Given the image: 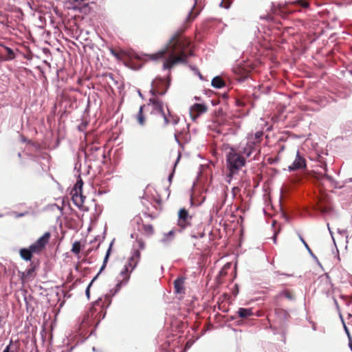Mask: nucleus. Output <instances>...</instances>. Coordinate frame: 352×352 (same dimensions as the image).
I'll use <instances>...</instances> for the list:
<instances>
[{"label":"nucleus","instance_id":"obj_1","mask_svg":"<svg viewBox=\"0 0 352 352\" xmlns=\"http://www.w3.org/2000/svg\"><path fill=\"white\" fill-rule=\"evenodd\" d=\"M189 46L190 42L186 38L175 35L164 48L148 56L150 59L155 60L164 58L168 54V58L164 62L163 69H170L177 63H186L187 57L192 55Z\"/></svg>","mask_w":352,"mask_h":352},{"label":"nucleus","instance_id":"obj_2","mask_svg":"<svg viewBox=\"0 0 352 352\" xmlns=\"http://www.w3.org/2000/svg\"><path fill=\"white\" fill-rule=\"evenodd\" d=\"M164 84V81L161 79H155L153 81L151 84V89L150 90V94L153 96H155L156 95L164 96L166 91L168 87V85H166V89L164 91H161L160 87L162 85ZM148 106L151 107V113L157 116H160L164 120V126H167L168 124L169 118H168L167 112H166V109H165L163 102L155 97H153L149 99V102ZM166 108H168L167 107Z\"/></svg>","mask_w":352,"mask_h":352},{"label":"nucleus","instance_id":"obj_3","mask_svg":"<svg viewBox=\"0 0 352 352\" xmlns=\"http://www.w3.org/2000/svg\"><path fill=\"white\" fill-rule=\"evenodd\" d=\"M227 166L229 169L228 177H232L245 164V158L239 153L230 151L226 155Z\"/></svg>","mask_w":352,"mask_h":352},{"label":"nucleus","instance_id":"obj_4","mask_svg":"<svg viewBox=\"0 0 352 352\" xmlns=\"http://www.w3.org/2000/svg\"><path fill=\"white\" fill-rule=\"evenodd\" d=\"M256 142L252 140V138H247L245 144L241 143L239 147V153L246 157H250L252 153L255 151Z\"/></svg>","mask_w":352,"mask_h":352},{"label":"nucleus","instance_id":"obj_5","mask_svg":"<svg viewBox=\"0 0 352 352\" xmlns=\"http://www.w3.org/2000/svg\"><path fill=\"white\" fill-rule=\"evenodd\" d=\"M50 237V233L47 232L42 236L38 238L34 243H32L30 248L34 254L41 252L48 243Z\"/></svg>","mask_w":352,"mask_h":352},{"label":"nucleus","instance_id":"obj_6","mask_svg":"<svg viewBox=\"0 0 352 352\" xmlns=\"http://www.w3.org/2000/svg\"><path fill=\"white\" fill-rule=\"evenodd\" d=\"M208 107L204 104L195 103L190 108V116L192 120H195L201 114L207 111Z\"/></svg>","mask_w":352,"mask_h":352},{"label":"nucleus","instance_id":"obj_7","mask_svg":"<svg viewBox=\"0 0 352 352\" xmlns=\"http://www.w3.org/2000/svg\"><path fill=\"white\" fill-rule=\"evenodd\" d=\"M130 278V276H126L122 280H118L115 287L110 290V294L105 296V300H108V305L111 303V297L116 295L121 289L122 285H126Z\"/></svg>","mask_w":352,"mask_h":352},{"label":"nucleus","instance_id":"obj_8","mask_svg":"<svg viewBox=\"0 0 352 352\" xmlns=\"http://www.w3.org/2000/svg\"><path fill=\"white\" fill-rule=\"evenodd\" d=\"M140 255L141 254L139 250H133L132 251L128 263L125 265H128V268L130 269V272H131L138 265L140 259Z\"/></svg>","mask_w":352,"mask_h":352},{"label":"nucleus","instance_id":"obj_9","mask_svg":"<svg viewBox=\"0 0 352 352\" xmlns=\"http://www.w3.org/2000/svg\"><path fill=\"white\" fill-rule=\"evenodd\" d=\"M306 162L305 160L301 157L299 154V151L296 153V157L293 163L288 166V170L289 171H294L298 169H301L305 168Z\"/></svg>","mask_w":352,"mask_h":352},{"label":"nucleus","instance_id":"obj_10","mask_svg":"<svg viewBox=\"0 0 352 352\" xmlns=\"http://www.w3.org/2000/svg\"><path fill=\"white\" fill-rule=\"evenodd\" d=\"M72 201L75 206L79 208H82L84 204L85 197L82 195V192H78V190H75V192L72 191Z\"/></svg>","mask_w":352,"mask_h":352},{"label":"nucleus","instance_id":"obj_11","mask_svg":"<svg viewBox=\"0 0 352 352\" xmlns=\"http://www.w3.org/2000/svg\"><path fill=\"white\" fill-rule=\"evenodd\" d=\"M188 213L184 208L180 209L179 211L178 224L182 228H185L188 219Z\"/></svg>","mask_w":352,"mask_h":352},{"label":"nucleus","instance_id":"obj_12","mask_svg":"<svg viewBox=\"0 0 352 352\" xmlns=\"http://www.w3.org/2000/svg\"><path fill=\"white\" fill-rule=\"evenodd\" d=\"M175 231L170 230L168 232L164 233L160 239V243L164 245H168L174 239Z\"/></svg>","mask_w":352,"mask_h":352},{"label":"nucleus","instance_id":"obj_13","mask_svg":"<svg viewBox=\"0 0 352 352\" xmlns=\"http://www.w3.org/2000/svg\"><path fill=\"white\" fill-rule=\"evenodd\" d=\"M184 278H177L176 280H175L174 287H175L176 293L181 294V293L184 292Z\"/></svg>","mask_w":352,"mask_h":352},{"label":"nucleus","instance_id":"obj_14","mask_svg":"<svg viewBox=\"0 0 352 352\" xmlns=\"http://www.w3.org/2000/svg\"><path fill=\"white\" fill-rule=\"evenodd\" d=\"M144 107V105L140 106L138 113L135 116V119L139 124L140 126H144L145 125L146 119L143 114V108Z\"/></svg>","mask_w":352,"mask_h":352},{"label":"nucleus","instance_id":"obj_15","mask_svg":"<svg viewBox=\"0 0 352 352\" xmlns=\"http://www.w3.org/2000/svg\"><path fill=\"white\" fill-rule=\"evenodd\" d=\"M32 254H34V252H32L30 248L28 249L23 248L20 250V256L25 261H30Z\"/></svg>","mask_w":352,"mask_h":352},{"label":"nucleus","instance_id":"obj_16","mask_svg":"<svg viewBox=\"0 0 352 352\" xmlns=\"http://www.w3.org/2000/svg\"><path fill=\"white\" fill-rule=\"evenodd\" d=\"M237 313L239 316L241 318H247L253 314L252 310L247 308H239Z\"/></svg>","mask_w":352,"mask_h":352},{"label":"nucleus","instance_id":"obj_17","mask_svg":"<svg viewBox=\"0 0 352 352\" xmlns=\"http://www.w3.org/2000/svg\"><path fill=\"white\" fill-rule=\"evenodd\" d=\"M211 85L213 87L217 89H221L226 85L224 81L219 76L213 78L211 82Z\"/></svg>","mask_w":352,"mask_h":352},{"label":"nucleus","instance_id":"obj_18","mask_svg":"<svg viewBox=\"0 0 352 352\" xmlns=\"http://www.w3.org/2000/svg\"><path fill=\"white\" fill-rule=\"evenodd\" d=\"M166 111H167V116H168V118H169V122H168V124H172L173 125H176L178 124L179 122V118L177 117V116H173L168 108H166Z\"/></svg>","mask_w":352,"mask_h":352},{"label":"nucleus","instance_id":"obj_19","mask_svg":"<svg viewBox=\"0 0 352 352\" xmlns=\"http://www.w3.org/2000/svg\"><path fill=\"white\" fill-rule=\"evenodd\" d=\"M80 251V243L79 241H75L73 243L72 252L75 254H78Z\"/></svg>","mask_w":352,"mask_h":352},{"label":"nucleus","instance_id":"obj_20","mask_svg":"<svg viewBox=\"0 0 352 352\" xmlns=\"http://www.w3.org/2000/svg\"><path fill=\"white\" fill-rule=\"evenodd\" d=\"M111 245H112V243L110 244V246L107 251L106 255H105L104 261H103V264H102V267H100V272L102 271L104 269V267H106V263L108 261V258H109V256L110 254Z\"/></svg>","mask_w":352,"mask_h":352},{"label":"nucleus","instance_id":"obj_21","mask_svg":"<svg viewBox=\"0 0 352 352\" xmlns=\"http://www.w3.org/2000/svg\"><path fill=\"white\" fill-rule=\"evenodd\" d=\"M263 135V132L258 131L255 134L249 135L247 138H252V140L256 142V144L258 142L260 138Z\"/></svg>","mask_w":352,"mask_h":352},{"label":"nucleus","instance_id":"obj_22","mask_svg":"<svg viewBox=\"0 0 352 352\" xmlns=\"http://www.w3.org/2000/svg\"><path fill=\"white\" fill-rule=\"evenodd\" d=\"M300 241H302V243H303V245H305V248L307 250V251L309 252V253L310 254V255L316 260H317V257L314 254V253L312 252L311 250L309 248V245H307V243L305 242V241L304 240V239L300 236Z\"/></svg>","mask_w":352,"mask_h":352},{"label":"nucleus","instance_id":"obj_23","mask_svg":"<svg viewBox=\"0 0 352 352\" xmlns=\"http://www.w3.org/2000/svg\"><path fill=\"white\" fill-rule=\"evenodd\" d=\"M83 182L81 179H80L76 184L74 189L72 190L73 192H75V190H78V192H82V188Z\"/></svg>","mask_w":352,"mask_h":352},{"label":"nucleus","instance_id":"obj_24","mask_svg":"<svg viewBox=\"0 0 352 352\" xmlns=\"http://www.w3.org/2000/svg\"><path fill=\"white\" fill-rule=\"evenodd\" d=\"M5 49L8 53V57L6 58V60H12L14 58L13 50L8 47H5Z\"/></svg>","mask_w":352,"mask_h":352},{"label":"nucleus","instance_id":"obj_25","mask_svg":"<svg viewBox=\"0 0 352 352\" xmlns=\"http://www.w3.org/2000/svg\"><path fill=\"white\" fill-rule=\"evenodd\" d=\"M292 3L297 4L302 8H307L309 7V3L306 1L305 0H297L295 1H293Z\"/></svg>","mask_w":352,"mask_h":352},{"label":"nucleus","instance_id":"obj_26","mask_svg":"<svg viewBox=\"0 0 352 352\" xmlns=\"http://www.w3.org/2000/svg\"><path fill=\"white\" fill-rule=\"evenodd\" d=\"M280 296H284L290 300H292L294 299V296L289 291H287V290L283 291L281 293H280Z\"/></svg>","mask_w":352,"mask_h":352},{"label":"nucleus","instance_id":"obj_27","mask_svg":"<svg viewBox=\"0 0 352 352\" xmlns=\"http://www.w3.org/2000/svg\"><path fill=\"white\" fill-rule=\"evenodd\" d=\"M144 232L148 234H152L153 233V228L150 224H146L143 226Z\"/></svg>","mask_w":352,"mask_h":352},{"label":"nucleus","instance_id":"obj_28","mask_svg":"<svg viewBox=\"0 0 352 352\" xmlns=\"http://www.w3.org/2000/svg\"><path fill=\"white\" fill-rule=\"evenodd\" d=\"M130 272V270L128 268V265H124V269L120 272V275L123 276V278H125L126 276H129L128 274Z\"/></svg>","mask_w":352,"mask_h":352},{"label":"nucleus","instance_id":"obj_29","mask_svg":"<svg viewBox=\"0 0 352 352\" xmlns=\"http://www.w3.org/2000/svg\"><path fill=\"white\" fill-rule=\"evenodd\" d=\"M136 243H138V248L140 250H144V247H145V244H144V242L142 239H136Z\"/></svg>","mask_w":352,"mask_h":352},{"label":"nucleus","instance_id":"obj_30","mask_svg":"<svg viewBox=\"0 0 352 352\" xmlns=\"http://www.w3.org/2000/svg\"><path fill=\"white\" fill-rule=\"evenodd\" d=\"M96 278V276L95 278H94V279L91 281V283L88 285V286L87 287V289L85 290V294L87 296V297L88 298H89V296H90V292H89V289H90V287L93 283V282L94 281V280Z\"/></svg>","mask_w":352,"mask_h":352},{"label":"nucleus","instance_id":"obj_31","mask_svg":"<svg viewBox=\"0 0 352 352\" xmlns=\"http://www.w3.org/2000/svg\"><path fill=\"white\" fill-rule=\"evenodd\" d=\"M205 236V234L204 232H200L198 235H196L195 234H191V236L192 238H195V239H198V238H203L204 236Z\"/></svg>","mask_w":352,"mask_h":352},{"label":"nucleus","instance_id":"obj_32","mask_svg":"<svg viewBox=\"0 0 352 352\" xmlns=\"http://www.w3.org/2000/svg\"><path fill=\"white\" fill-rule=\"evenodd\" d=\"M338 232L341 234V235H343L346 237V239H348V235L346 234V230H340L338 229Z\"/></svg>","mask_w":352,"mask_h":352},{"label":"nucleus","instance_id":"obj_33","mask_svg":"<svg viewBox=\"0 0 352 352\" xmlns=\"http://www.w3.org/2000/svg\"><path fill=\"white\" fill-rule=\"evenodd\" d=\"M12 344V341L10 340V344L6 346V348L3 349V352H13L12 351H10V346Z\"/></svg>","mask_w":352,"mask_h":352},{"label":"nucleus","instance_id":"obj_34","mask_svg":"<svg viewBox=\"0 0 352 352\" xmlns=\"http://www.w3.org/2000/svg\"><path fill=\"white\" fill-rule=\"evenodd\" d=\"M111 54L115 56L117 59H120V56L118 55V54L114 51L113 50H111Z\"/></svg>","mask_w":352,"mask_h":352},{"label":"nucleus","instance_id":"obj_35","mask_svg":"<svg viewBox=\"0 0 352 352\" xmlns=\"http://www.w3.org/2000/svg\"><path fill=\"white\" fill-rule=\"evenodd\" d=\"M192 69L195 72L196 74H197L200 79H203L201 74H200L197 69L193 68Z\"/></svg>","mask_w":352,"mask_h":352},{"label":"nucleus","instance_id":"obj_36","mask_svg":"<svg viewBox=\"0 0 352 352\" xmlns=\"http://www.w3.org/2000/svg\"><path fill=\"white\" fill-rule=\"evenodd\" d=\"M349 346L350 349L352 351V338H351V336H349Z\"/></svg>","mask_w":352,"mask_h":352},{"label":"nucleus","instance_id":"obj_37","mask_svg":"<svg viewBox=\"0 0 352 352\" xmlns=\"http://www.w3.org/2000/svg\"><path fill=\"white\" fill-rule=\"evenodd\" d=\"M174 171L175 170L173 169V172L171 173V174L168 176V181L170 182L171 180H172V178L173 177V173H174Z\"/></svg>","mask_w":352,"mask_h":352},{"label":"nucleus","instance_id":"obj_38","mask_svg":"<svg viewBox=\"0 0 352 352\" xmlns=\"http://www.w3.org/2000/svg\"><path fill=\"white\" fill-rule=\"evenodd\" d=\"M190 346H191V343L188 341V342H187V343L186 344L185 349L186 350L187 349H189Z\"/></svg>","mask_w":352,"mask_h":352},{"label":"nucleus","instance_id":"obj_39","mask_svg":"<svg viewBox=\"0 0 352 352\" xmlns=\"http://www.w3.org/2000/svg\"><path fill=\"white\" fill-rule=\"evenodd\" d=\"M327 226H328V229H329V232H330V234H331V237H332V239H333V242L335 243V240H334V238H333V233H332V232H331V229H330V228H329V224H327Z\"/></svg>","mask_w":352,"mask_h":352},{"label":"nucleus","instance_id":"obj_40","mask_svg":"<svg viewBox=\"0 0 352 352\" xmlns=\"http://www.w3.org/2000/svg\"><path fill=\"white\" fill-rule=\"evenodd\" d=\"M344 329H345V331H346V333L347 334L348 338H349V336H351V335H350L349 331V330H348V329L346 328V326H344Z\"/></svg>","mask_w":352,"mask_h":352},{"label":"nucleus","instance_id":"obj_41","mask_svg":"<svg viewBox=\"0 0 352 352\" xmlns=\"http://www.w3.org/2000/svg\"><path fill=\"white\" fill-rule=\"evenodd\" d=\"M232 177H228V175L226 176V181L228 182V183H230L231 182V179H232Z\"/></svg>","mask_w":352,"mask_h":352},{"label":"nucleus","instance_id":"obj_42","mask_svg":"<svg viewBox=\"0 0 352 352\" xmlns=\"http://www.w3.org/2000/svg\"><path fill=\"white\" fill-rule=\"evenodd\" d=\"M179 159H180V155H179V156H178V157H177V160H176V162H175V163L174 164L175 167L176 166L177 164L178 163Z\"/></svg>","mask_w":352,"mask_h":352},{"label":"nucleus","instance_id":"obj_43","mask_svg":"<svg viewBox=\"0 0 352 352\" xmlns=\"http://www.w3.org/2000/svg\"><path fill=\"white\" fill-rule=\"evenodd\" d=\"M100 300H101V298L98 299L97 300H96V302H94V304H95V305H98Z\"/></svg>","mask_w":352,"mask_h":352},{"label":"nucleus","instance_id":"obj_44","mask_svg":"<svg viewBox=\"0 0 352 352\" xmlns=\"http://www.w3.org/2000/svg\"><path fill=\"white\" fill-rule=\"evenodd\" d=\"M138 95L141 97V98H143V96L142 94V93L140 92V91L139 90L138 91Z\"/></svg>","mask_w":352,"mask_h":352},{"label":"nucleus","instance_id":"obj_45","mask_svg":"<svg viewBox=\"0 0 352 352\" xmlns=\"http://www.w3.org/2000/svg\"><path fill=\"white\" fill-rule=\"evenodd\" d=\"M219 6H220L221 7H223V1H221V2L220 3Z\"/></svg>","mask_w":352,"mask_h":352},{"label":"nucleus","instance_id":"obj_46","mask_svg":"<svg viewBox=\"0 0 352 352\" xmlns=\"http://www.w3.org/2000/svg\"><path fill=\"white\" fill-rule=\"evenodd\" d=\"M276 235L274 236V242L276 243Z\"/></svg>","mask_w":352,"mask_h":352},{"label":"nucleus","instance_id":"obj_47","mask_svg":"<svg viewBox=\"0 0 352 352\" xmlns=\"http://www.w3.org/2000/svg\"><path fill=\"white\" fill-rule=\"evenodd\" d=\"M197 1V0H195V3H196Z\"/></svg>","mask_w":352,"mask_h":352}]
</instances>
